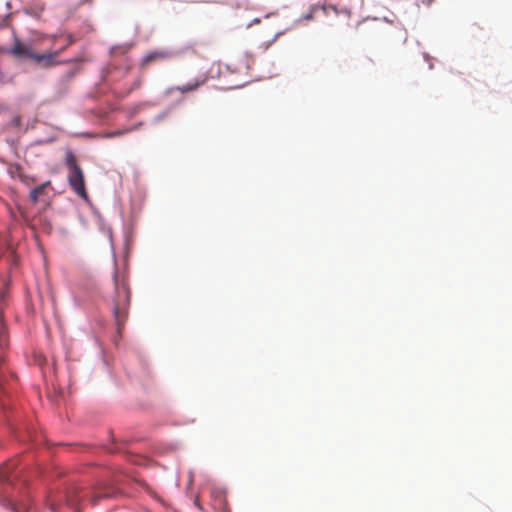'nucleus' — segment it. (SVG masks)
<instances>
[{
  "mask_svg": "<svg viewBox=\"0 0 512 512\" xmlns=\"http://www.w3.org/2000/svg\"><path fill=\"white\" fill-rule=\"evenodd\" d=\"M101 495H96L91 498V502L93 505L97 504L98 500L101 498Z\"/></svg>",
  "mask_w": 512,
  "mask_h": 512,
  "instance_id": "obj_13",
  "label": "nucleus"
},
{
  "mask_svg": "<svg viewBox=\"0 0 512 512\" xmlns=\"http://www.w3.org/2000/svg\"><path fill=\"white\" fill-rule=\"evenodd\" d=\"M114 281H115L116 290L118 291L119 290V282H118L117 273H115V275H114Z\"/></svg>",
  "mask_w": 512,
  "mask_h": 512,
  "instance_id": "obj_15",
  "label": "nucleus"
},
{
  "mask_svg": "<svg viewBox=\"0 0 512 512\" xmlns=\"http://www.w3.org/2000/svg\"><path fill=\"white\" fill-rule=\"evenodd\" d=\"M65 47L48 53H35L33 60L43 67H51L58 63V56Z\"/></svg>",
  "mask_w": 512,
  "mask_h": 512,
  "instance_id": "obj_3",
  "label": "nucleus"
},
{
  "mask_svg": "<svg viewBox=\"0 0 512 512\" xmlns=\"http://www.w3.org/2000/svg\"><path fill=\"white\" fill-rule=\"evenodd\" d=\"M431 1H432V0H429L428 4H430V3H431Z\"/></svg>",
  "mask_w": 512,
  "mask_h": 512,
  "instance_id": "obj_20",
  "label": "nucleus"
},
{
  "mask_svg": "<svg viewBox=\"0 0 512 512\" xmlns=\"http://www.w3.org/2000/svg\"><path fill=\"white\" fill-rule=\"evenodd\" d=\"M16 463L10 461L0 467V481L13 484L17 474H15Z\"/></svg>",
  "mask_w": 512,
  "mask_h": 512,
  "instance_id": "obj_6",
  "label": "nucleus"
},
{
  "mask_svg": "<svg viewBox=\"0 0 512 512\" xmlns=\"http://www.w3.org/2000/svg\"><path fill=\"white\" fill-rule=\"evenodd\" d=\"M122 289L125 293H128L124 283L122 284Z\"/></svg>",
  "mask_w": 512,
  "mask_h": 512,
  "instance_id": "obj_18",
  "label": "nucleus"
},
{
  "mask_svg": "<svg viewBox=\"0 0 512 512\" xmlns=\"http://www.w3.org/2000/svg\"><path fill=\"white\" fill-rule=\"evenodd\" d=\"M2 385H3L2 382H0V389H2Z\"/></svg>",
  "mask_w": 512,
  "mask_h": 512,
  "instance_id": "obj_19",
  "label": "nucleus"
},
{
  "mask_svg": "<svg viewBox=\"0 0 512 512\" xmlns=\"http://www.w3.org/2000/svg\"><path fill=\"white\" fill-rule=\"evenodd\" d=\"M77 492H78L77 488H73L71 491L68 492V494H67L68 505H70V506L76 505V503L78 502V498L76 496Z\"/></svg>",
  "mask_w": 512,
  "mask_h": 512,
  "instance_id": "obj_11",
  "label": "nucleus"
},
{
  "mask_svg": "<svg viewBox=\"0 0 512 512\" xmlns=\"http://www.w3.org/2000/svg\"><path fill=\"white\" fill-rule=\"evenodd\" d=\"M206 81L205 77H202L200 79H196L193 82H189L183 85L177 86L175 89L178 90L181 93H186L190 91L196 90L198 87H200L202 84H204Z\"/></svg>",
  "mask_w": 512,
  "mask_h": 512,
  "instance_id": "obj_8",
  "label": "nucleus"
},
{
  "mask_svg": "<svg viewBox=\"0 0 512 512\" xmlns=\"http://www.w3.org/2000/svg\"><path fill=\"white\" fill-rule=\"evenodd\" d=\"M65 164L68 168V183L70 187L79 197L84 200H88L84 172L72 151L66 152Z\"/></svg>",
  "mask_w": 512,
  "mask_h": 512,
  "instance_id": "obj_1",
  "label": "nucleus"
},
{
  "mask_svg": "<svg viewBox=\"0 0 512 512\" xmlns=\"http://www.w3.org/2000/svg\"><path fill=\"white\" fill-rule=\"evenodd\" d=\"M8 173L12 178H21V175H23V167L19 163H10L8 165Z\"/></svg>",
  "mask_w": 512,
  "mask_h": 512,
  "instance_id": "obj_9",
  "label": "nucleus"
},
{
  "mask_svg": "<svg viewBox=\"0 0 512 512\" xmlns=\"http://www.w3.org/2000/svg\"><path fill=\"white\" fill-rule=\"evenodd\" d=\"M4 361H5L4 356L0 355V365H2V363H4Z\"/></svg>",
  "mask_w": 512,
  "mask_h": 512,
  "instance_id": "obj_17",
  "label": "nucleus"
},
{
  "mask_svg": "<svg viewBox=\"0 0 512 512\" xmlns=\"http://www.w3.org/2000/svg\"><path fill=\"white\" fill-rule=\"evenodd\" d=\"M11 53L19 58H30L33 59L36 52L33 51L30 44H27L25 42H22L18 40V38L15 40L14 45L11 49Z\"/></svg>",
  "mask_w": 512,
  "mask_h": 512,
  "instance_id": "obj_5",
  "label": "nucleus"
},
{
  "mask_svg": "<svg viewBox=\"0 0 512 512\" xmlns=\"http://www.w3.org/2000/svg\"><path fill=\"white\" fill-rule=\"evenodd\" d=\"M171 57V53L167 50H154L147 53L140 61V67L146 68L148 65L163 61Z\"/></svg>",
  "mask_w": 512,
  "mask_h": 512,
  "instance_id": "obj_4",
  "label": "nucleus"
},
{
  "mask_svg": "<svg viewBox=\"0 0 512 512\" xmlns=\"http://www.w3.org/2000/svg\"><path fill=\"white\" fill-rule=\"evenodd\" d=\"M20 181L22 183H24L25 185L30 186V185L35 184L37 182V178L35 176L23 173V175H21Z\"/></svg>",
  "mask_w": 512,
  "mask_h": 512,
  "instance_id": "obj_12",
  "label": "nucleus"
},
{
  "mask_svg": "<svg viewBox=\"0 0 512 512\" xmlns=\"http://www.w3.org/2000/svg\"><path fill=\"white\" fill-rule=\"evenodd\" d=\"M8 284L0 289V349L5 350L9 346V336L4 323V311L8 305Z\"/></svg>",
  "mask_w": 512,
  "mask_h": 512,
  "instance_id": "obj_2",
  "label": "nucleus"
},
{
  "mask_svg": "<svg viewBox=\"0 0 512 512\" xmlns=\"http://www.w3.org/2000/svg\"><path fill=\"white\" fill-rule=\"evenodd\" d=\"M8 504H9V506H10L13 510H15V512H20V511L16 508L15 503H14L12 500H8Z\"/></svg>",
  "mask_w": 512,
  "mask_h": 512,
  "instance_id": "obj_14",
  "label": "nucleus"
},
{
  "mask_svg": "<svg viewBox=\"0 0 512 512\" xmlns=\"http://www.w3.org/2000/svg\"><path fill=\"white\" fill-rule=\"evenodd\" d=\"M51 185V181L48 180L41 185L35 187L30 192V200L33 204H37L39 201V198L45 194L46 189Z\"/></svg>",
  "mask_w": 512,
  "mask_h": 512,
  "instance_id": "obj_7",
  "label": "nucleus"
},
{
  "mask_svg": "<svg viewBox=\"0 0 512 512\" xmlns=\"http://www.w3.org/2000/svg\"><path fill=\"white\" fill-rule=\"evenodd\" d=\"M141 86V81L137 80L133 83V86L131 88H139Z\"/></svg>",
  "mask_w": 512,
  "mask_h": 512,
  "instance_id": "obj_16",
  "label": "nucleus"
},
{
  "mask_svg": "<svg viewBox=\"0 0 512 512\" xmlns=\"http://www.w3.org/2000/svg\"><path fill=\"white\" fill-rule=\"evenodd\" d=\"M114 313H115V317H116V321H117V333H118V336L120 338H122L123 332L125 329V324H124V321H122L120 318L118 307L115 308Z\"/></svg>",
  "mask_w": 512,
  "mask_h": 512,
  "instance_id": "obj_10",
  "label": "nucleus"
}]
</instances>
